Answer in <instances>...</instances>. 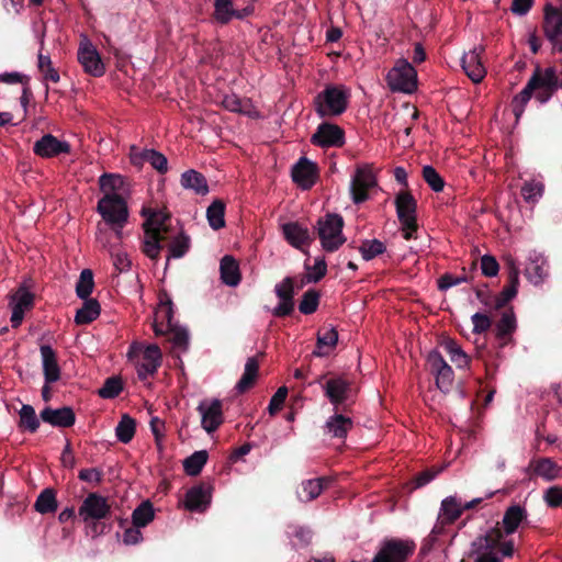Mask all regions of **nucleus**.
<instances>
[{
    "mask_svg": "<svg viewBox=\"0 0 562 562\" xmlns=\"http://www.w3.org/2000/svg\"><path fill=\"white\" fill-rule=\"evenodd\" d=\"M519 272L516 267H512L508 272L507 284L503 288L501 293L494 299V310L498 311L504 308L509 301H512L518 292Z\"/></svg>",
    "mask_w": 562,
    "mask_h": 562,
    "instance_id": "obj_28",
    "label": "nucleus"
},
{
    "mask_svg": "<svg viewBox=\"0 0 562 562\" xmlns=\"http://www.w3.org/2000/svg\"><path fill=\"white\" fill-rule=\"evenodd\" d=\"M101 307L95 299H87L81 308H79L75 316V322L78 325H87L97 319L100 315Z\"/></svg>",
    "mask_w": 562,
    "mask_h": 562,
    "instance_id": "obj_36",
    "label": "nucleus"
},
{
    "mask_svg": "<svg viewBox=\"0 0 562 562\" xmlns=\"http://www.w3.org/2000/svg\"><path fill=\"white\" fill-rule=\"evenodd\" d=\"M397 218L402 225L403 238H414L418 229L417 224V201L409 191H400L394 200Z\"/></svg>",
    "mask_w": 562,
    "mask_h": 562,
    "instance_id": "obj_6",
    "label": "nucleus"
},
{
    "mask_svg": "<svg viewBox=\"0 0 562 562\" xmlns=\"http://www.w3.org/2000/svg\"><path fill=\"white\" fill-rule=\"evenodd\" d=\"M170 218L168 213L150 212L148 218L143 224L145 239L143 243V252L151 260L157 261L162 249L161 243L167 240L169 232L167 221Z\"/></svg>",
    "mask_w": 562,
    "mask_h": 562,
    "instance_id": "obj_3",
    "label": "nucleus"
},
{
    "mask_svg": "<svg viewBox=\"0 0 562 562\" xmlns=\"http://www.w3.org/2000/svg\"><path fill=\"white\" fill-rule=\"evenodd\" d=\"M352 420L342 414H335L326 423L327 432L335 438H346L348 431L352 428Z\"/></svg>",
    "mask_w": 562,
    "mask_h": 562,
    "instance_id": "obj_35",
    "label": "nucleus"
},
{
    "mask_svg": "<svg viewBox=\"0 0 562 562\" xmlns=\"http://www.w3.org/2000/svg\"><path fill=\"white\" fill-rule=\"evenodd\" d=\"M173 319V304L171 299L164 294L159 299V305L155 311L154 331L156 336L167 335V329L171 328L175 324Z\"/></svg>",
    "mask_w": 562,
    "mask_h": 562,
    "instance_id": "obj_19",
    "label": "nucleus"
},
{
    "mask_svg": "<svg viewBox=\"0 0 562 562\" xmlns=\"http://www.w3.org/2000/svg\"><path fill=\"white\" fill-rule=\"evenodd\" d=\"M292 531L290 532L292 537L295 538L294 546L306 547L310 544L313 538V532L310 528L302 526H293L291 527Z\"/></svg>",
    "mask_w": 562,
    "mask_h": 562,
    "instance_id": "obj_62",
    "label": "nucleus"
},
{
    "mask_svg": "<svg viewBox=\"0 0 562 562\" xmlns=\"http://www.w3.org/2000/svg\"><path fill=\"white\" fill-rule=\"evenodd\" d=\"M211 502V486L200 483L186 493V508L191 512L204 510Z\"/></svg>",
    "mask_w": 562,
    "mask_h": 562,
    "instance_id": "obj_22",
    "label": "nucleus"
},
{
    "mask_svg": "<svg viewBox=\"0 0 562 562\" xmlns=\"http://www.w3.org/2000/svg\"><path fill=\"white\" fill-rule=\"evenodd\" d=\"M123 390V384L120 378L111 376L108 378L102 387L99 389L98 394L102 398H115L120 395Z\"/></svg>",
    "mask_w": 562,
    "mask_h": 562,
    "instance_id": "obj_55",
    "label": "nucleus"
},
{
    "mask_svg": "<svg viewBox=\"0 0 562 562\" xmlns=\"http://www.w3.org/2000/svg\"><path fill=\"white\" fill-rule=\"evenodd\" d=\"M503 531L495 527L490 529L485 535L475 538L471 543L469 552L470 558H476L481 554L490 553L498 547L503 539Z\"/></svg>",
    "mask_w": 562,
    "mask_h": 562,
    "instance_id": "obj_20",
    "label": "nucleus"
},
{
    "mask_svg": "<svg viewBox=\"0 0 562 562\" xmlns=\"http://www.w3.org/2000/svg\"><path fill=\"white\" fill-rule=\"evenodd\" d=\"M350 90L344 85H327L314 98L315 112L319 117L339 116L349 105Z\"/></svg>",
    "mask_w": 562,
    "mask_h": 562,
    "instance_id": "obj_2",
    "label": "nucleus"
},
{
    "mask_svg": "<svg viewBox=\"0 0 562 562\" xmlns=\"http://www.w3.org/2000/svg\"><path fill=\"white\" fill-rule=\"evenodd\" d=\"M461 499L457 496H448L441 501L438 516L443 522L453 524L462 516Z\"/></svg>",
    "mask_w": 562,
    "mask_h": 562,
    "instance_id": "obj_31",
    "label": "nucleus"
},
{
    "mask_svg": "<svg viewBox=\"0 0 562 562\" xmlns=\"http://www.w3.org/2000/svg\"><path fill=\"white\" fill-rule=\"evenodd\" d=\"M181 186L193 190L196 194L205 195L209 192L206 178L196 170L190 169L181 175Z\"/></svg>",
    "mask_w": 562,
    "mask_h": 562,
    "instance_id": "obj_33",
    "label": "nucleus"
},
{
    "mask_svg": "<svg viewBox=\"0 0 562 562\" xmlns=\"http://www.w3.org/2000/svg\"><path fill=\"white\" fill-rule=\"evenodd\" d=\"M274 292L279 300L294 299L295 289L293 278L285 277L281 283L276 285Z\"/></svg>",
    "mask_w": 562,
    "mask_h": 562,
    "instance_id": "obj_58",
    "label": "nucleus"
},
{
    "mask_svg": "<svg viewBox=\"0 0 562 562\" xmlns=\"http://www.w3.org/2000/svg\"><path fill=\"white\" fill-rule=\"evenodd\" d=\"M161 351L157 345H149L143 351V360L138 366V378L144 381L153 375L161 364Z\"/></svg>",
    "mask_w": 562,
    "mask_h": 562,
    "instance_id": "obj_26",
    "label": "nucleus"
},
{
    "mask_svg": "<svg viewBox=\"0 0 562 562\" xmlns=\"http://www.w3.org/2000/svg\"><path fill=\"white\" fill-rule=\"evenodd\" d=\"M548 265L544 261L538 262L532 261L526 268V276L535 285H538L544 281L549 274Z\"/></svg>",
    "mask_w": 562,
    "mask_h": 562,
    "instance_id": "obj_54",
    "label": "nucleus"
},
{
    "mask_svg": "<svg viewBox=\"0 0 562 562\" xmlns=\"http://www.w3.org/2000/svg\"><path fill=\"white\" fill-rule=\"evenodd\" d=\"M344 218L339 214L328 213L319 217L316 224V231L322 247L327 252H334L346 241L342 236Z\"/></svg>",
    "mask_w": 562,
    "mask_h": 562,
    "instance_id": "obj_4",
    "label": "nucleus"
},
{
    "mask_svg": "<svg viewBox=\"0 0 562 562\" xmlns=\"http://www.w3.org/2000/svg\"><path fill=\"white\" fill-rule=\"evenodd\" d=\"M225 203L222 200L213 201L206 210V218L210 226L214 229H221L225 226Z\"/></svg>",
    "mask_w": 562,
    "mask_h": 562,
    "instance_id": "obj_43",
    "label": "nucleus"
},
{
    "mask_svg": "<svg viewBox=\"0 0 562 562\" xmlns=\"http://www.w3.org/2000/svg\"><path fill=\"white\" fill-rule=\"evenodd\" d=\"M422 173L425 182L431 188V190L435 192L443 190L445 180L432 166H425Z\"/></svg>",
    "mask_w": 562,
    "mask_h": 562,
    "instance_id": "obj_56",
    "label": "nucleus"
},
{
    "mask_svg": "<svg viewBox=\"0 0 562 562\" xmlns=\"http://www.w3.org/2000/svg\"><path fill=\"white\" fill-rule=\"evenodd\" d=\"M259 372V361L256 357H250L247 359L245 364V371L240 378V380L236 384V390L239 393H245L250 390L258 378Z\"/></svg>",
    "mask_w": 562,
    "mask_h": 562,
    "instance_id": "obj_32",
    "label": "nucleus"
},
{
    "mask_svg": "<svg viewBox=\"0 0 562 562\" xmlns=\"http://www.w3.org/2000/svg\"><path fill=\"white\" fill-rule=\"evenodd\" d=\"M546 38L552 45L553 52L562 53V5L547 3L543 8L541 24Z\"/></svg>",
    "mask_w": 562,
    "mask_h": 562,
    "instance_id": "obj_10",
    "label": "nucleus"
},
{
    "mask_svg": "<svg viewBox=\"0 0 562 562\" xmlns=\"http://www.w3.org/2000/svg\"><path fill=\"white\" fill-rule=\"evenodd\" d=\"M386 81L392 91L412 93L417 88V71L406 59H400L389 71Z\"/></svg>",
    "mask_w": 562,
    "mask_h": 562,
    "instance_id": "obj_9",
    "label": "nucleus"
},
{
    "mask_svg": "<svg viewBox=\"0 0 562 562\" xmlns=\"http://www.w3.org/2000/svg\"><path fill=\"white\" fill-rule=\"evenodd\" d=\"M207 451L200 450L193 452L190 457L183 461V469L188 475L195 476L201 473L203 467L207 462Z\"/></svg>",
    "mask_w": 562,
    "mask_h": 562,
    "instance_id": "obj_44",
    "label": "nucleus"
},
{
    "mask_svg": "<svg viewBox=\"0 0 562 562\" xmlns=\"http://www.w3.org/2000/svg\"><path fill=\"white\" fill-rule=\"evenodd\" d=\"M484 50V46L480 45L465 53L461 59V66L464 72L474 83L481 82L486 75V69L482 61Z\"/></svg>",
    "mask_w": 562,
    "mask_h": 562,
    "instance_id": "obj_18",
    "label": "nucleus"
},
{
    "mask_svg": "<svg viewBox=\"0 0 562 562\" xmlns=\"http://www.w3.org/2000/svg\"><path fill=\"white\" fill-rule=\"evenodd\" d=\"M313 383L319 384L325 397L334 406L336 411L340 406L346 409L347 403H353V389L352 381L349 380L345 374H335L333 372H326L318 375Z\"/></svg>",
    "mask_w": 562,
    "mask_h": 562,
    "instance_id": "obj_1",
    "label": "nucleus"
},
{
    "mask_svg": "<svg viewBox=\"0 0 562 562\" xmlns=\"http://www.w3.org/2000/svg\"><path fill=\"white\" fill-rule=\"evenodd\" d=\"M378 184L375 176L369 167H358L350 184L353 203L360 204L368 200L369 190Z\"/></svg>",
    "mask_w": 562,
    "mask_h": 562,
    "instance_id": "obj_14",
    "label": "nucleus"
},
{
    "mask_svg": "<svg viewBox=\"0 0 562 562\" xmlns=\"http://www.w3.org/2000/svg\"><path fill=\"white\" fill-rule=\"evenodd\" d=\"M313 272H308L305 276L306 282H318L321 281L327 273V265L324 257L316 258L314 267L312 268Z\"/></svg>",
    "mask_w": 562,
    "mask_h": 562,
    "instance_id": "obj_63",
    "label": "nucleus"
},
{
    "mask_svg": "<svg viewBox=\"0 0 562 562\" xmlns=\"http://www.w3.org/2000/svg\"><path fill=\"white\" fill-rule=\"evenodd\" d=\"M40 417L44 423L60 428L71 427L76 423V414L70 406H63L57 409L45 407Z\"/></svg>",
    "mask_w": 562,
    "mask_h": 562,
    "instance_id": "obj_21",
    "label": "nucleus"
},
{
    "mask_svg": "<svg viewBox=\"0 0 562 562\" xmlns=\"http://www.w3.org/2000/svg\"><path fill=\"white\" fill-rule=\"evenodd\" d=\"M196 409L201 414L202 428L207 434L214 432L224 422L222 402L217 398L211 403L202 401Z\"/></svg>",
    "mask_w": 562,
    "mask_h": 562,
    "instance_id": "obj_16",
    "label": "nucleus"
},
{
    "mask_svg": "<svg viewBox=\"0 0 562 562\" xmlns=\"http://www.w3.org/2000/svg\"><path fill=\"white\" fill-rule=\"evenodd\" d=\"M528 83L535 91V98L541 104L547 103L561 88L560 76L555 67L541 68L537 66Z\"/></svg>",
    "mask_w": 562,
    "mask_h": 562,
    "instance_id": "obj_5",
    "label": "nucleus"
},
{
    "mask_svg": "<svg viewBox=\"0 0 562 562\" xmlns=\"http://www.w3.org/2000/svg\"><path fill=\"white\" fill-rule=\"evenodd\" d=\"M71 147L68 142L59 140L52 134L43 135L33 145V151L41 158H53L61 154H70Z\"/></svg>",
    "mask_w": 562,
    "mask_h": 562,
    "instance_id": "obj_17",
    "label": "nucleus"
},
{
    "mask_svg": "<svg viewBox=\"0 0 562 562\" xmlns=\"http://www.w3.org/2000/svg\"><path fill=\"white\" fill-rule=\"evenodd\" d=\"M527 518L526 509L520 505L508 507L503 517V526L506 535L514 533L520 522Z\"/></svg>",
    "mask_w": 562,
    "mask_h": 562,
    "instance_id": "obj_34",
    "label": "nucleus"
},
{
    "mask_svg": "<svg viewBox=\"0 0 562 562\" xmlns=\"http://www.w3.org/2000/svg\"><path fill=\"white\" fill-rule=\"evenodd\" d=\"M319 176L318 167L306 157H301L292 167V181L303 190H310L317 181Z\"/></svg>",
    "mask_w": 562,
    "mask_h": 562,
    "instance_id": "obj_15",
    "label": "nucleus"
},
{
    "mask_svg": "<svg viewBox=\"0 0 562 562\" xmlns=\"http://www.w3.org/2000/svg\"><path fill=\"white\" fill-rule=\"evenodd\" d=\"M94 288L93 273L90 269H83L76 284V294L81 300H87Z\"/></svg>",
    "mask_w": 562,
    "mask_h": 562,
    "instance_id": "obj_47",
    "label": "nucleus"
},
{
    "mask_svg": "<svg viewBox=\"0 0 562 562\" xmlns=\"http://www.w3.org/2000/svg\"><path fill=\"white\" fill-rule=\"evenodd\" d=\"M233 0H214V19L221 24H227L234 19Z\"/></svg>",
    "mask_w": 562,
    "mask_h": 562,
    "instance_id": "obj_48",
    "label": "nucleus"
},
{
    "mask_svg": "<svg viewBox=\"0 0 562 562\" xmlns=\"http://www.w3.org/2000/svg\"><path fill=\"white\" fill-rule=\"evenodd\" d=\"M439 472L440 470L426 469L415 474L409 481V485L412 486L413 490L420 488L430 483Z\"/></svg>",
    "mask_w": 562,
    "mask_h": 562,
    "instance_id": "obj_57",
    "label": "nucleus"
},
{
    "mask_svg": "<svg viewBox=\"0 0 562 562\" xmlns=\"http://www.w3.org/2000/svg\"><path fill=\"white\" fill-rule=\"evenodd\" d=\"M57 507L56 491L50 487L44 488L34 504V509L43 515L55 513Z\"/></svg>",
    "mask_w": 562,
    "mask_h": 562,
    "instance_id": "obj_39",
    "label": "nucleus"
},
{
    "mask_svg": "<svg viewBox=\"0 0 562 562\" xmlns=\"http://www.w3.org/2000/svg\"><path fill=\"white\" fill-rule=\"evenodd\" d=\"M532 471V474L540 476L543 480L551 482L561 477L562 469L551 458H539L530 461L527 472Z\"/></svg>",
    "mask_w": 562,
    "mask_h": 562,
    "instance_id": "obj_24",
    "label": "nucleus"
},
{
    "mask_svg": "<svg viewBox=\"0 0 562 562\" xmlns=\"http://www.w3.org/2000/svg\"><path fill=\"white\" fill-rule=\"evenodd\" d=\"M533 93H535L533 89L530 88L529 83L527 82L525 88L513 98L510 105H512L513 113L517 121L522 115L525 108L528 104V102L530 101Z\"/></svg>",
    "mask_w": 562,
    "mask_h": 562,
    "instance_id": "obj_49",
    "label": "nucleus"
},
{
    "mask_svg": "<svg viewBox=\"0 0 562 562\" xmlns=\"http://www.w3.org/2000/svg\"><path fill=\"white\" fill-rule=\"evenodd\" d=\"M123 178L120 175L103 173L99 178L100 190L104 194H117L116 191L123 187Z\"/></svg>",
    "mask_w": 562,
    "mask_h": 562,
    "instance_id": "obj_53",
    "label": "nucleus"
},
{
    "mask_svg": "<svg viewBox=\"0 0 562 562\" xmlns=\"http://www.w3.org/2000/svg\"><path fill=\"white\" fill-rule=\"evenodd\" d=\"M516 316L513 307L506 308L496 324V337L498 339H505L516 330Z\"/></svg>",
    "mask_w": 562,
    "mask_h": 562,
    "instance_id": "obj_42",
    "label": "nucleus"
},
{
    "mask_svg": "<svg viewBox=\"0 0 562 562\" xmlns=\"http://www.w3.org/2000/svg\"><path fill=\"white\" fill-rule=\"evenodd\" d=\"M136 431V422L130 415L124 414L115 428V435L122 443H128Z\"/></svg>",
    "mask_w": 562,
    "mask_h": 562,
    "instance_id": "obj_46",
    "label": "nucleus"
},
{
    "mask_svg": "<svg viewBox=\"0 0 562 562\" xmlns=\"http://www.w3.org/2000/svg\"><path fill=\"white\" fill-rule=\"evenodd\" d=\"M282 232L285 240L297 249H302L303 246H308L314 239L308 228L297 222L285 223L282 226Z\"/></svg>",
    "mask_w": 562,
    "mask_h": 562,
    "instance_id": "obj_23",
    "label": "nucleus"
},
{
    "mask_svg": "<svg viewBox=\"0 0 562 562\" xmlns=\"http://www.w3.org/2000/svg\"><path fill=\"white\" fill-rule=\"evenodd\" d=\"M191 239L183 232L179 233L168 246V256L166 261V268L169 266L171 258H182L190 249Z\"/></svg>",
    "mask_w": 562,
    "mask_h": 562,
    "instance_id": "obj_41",
    "label": "nucleus"
},
{
    "mask_svg": "<svg viewBox=\"0 0 562 562\" xmlns=\"http://www.w3.org/2000/svg\"><path fill=\"white\" fill-rule=\"evenodd\" d=\"M543 501L551 508L562 506V486L553 485L548 487L543 493Z\"/></svg>",
    "mask_w": 562,
    "mask_h": 562,
    "instance_id": "obj_61",
    "label": "nucleus"
},
{
    "mask_svg": "<svg viewBox=\"0 0 562 562\" xmlns=\"http://www.w3.org/2000/svg\"><path fill=\"white\" fill-rule=\"evenodd\" d=\"M34 300L35 295L22 284L12 296V301L14 302L12 306L20 307L22 311L26 312L33 308Z\"/></svg>",
    "mask_w": 562,
    "mask_h": 562,
    "instance_id": "obj_52",
    "label": "nucleus"
},
{
    "mask_svg": "<svg viewBox=\"0 0 562 562\" xmlns=\"http://www.w3.org/2000/svg\"><path fill=\"white\" fill-rule=\"evenodd\" d=\"M135 150L136 147H132L131 156L134 164L146 161L159 173H166L168 171V160L164 154L155 149H143L139 153H135Z\"/></svg>",
    "mask_w": 562,
    "mask_h": 562,
    "instance_id": "obj_27",
    "label": "nucleus"
},
{
    "mask_svg": "<svg viewBox=\"0 0 562 562\" xmlns=\"http://www.w3.org/2000/svg\"><path fill=\"white\" fill-rule=\"evenodd\" d=\"M78 515L86 524H91L93 532L98 533V522L110 517L111 505L108 503L106 497L91 492L82 501Z\"/></svg>",
    "mask_w": 562,
    "mask_h": 562,
    "instance_id": "obj_7",
    "label": "nucleus"
},
{
    "mask_svg": "<svg viewBox=\"0 0 562 562\" xmlns=\"http://www.w3.org/2000/svg\"><path fill=\"white\" fill-rule=\"evenodd\" d=\"M544 186L541 182H527L521 188V195L527 202H535L543 193Z\"/></svg>",
    "mask_w": 562,
    "mask_h": 562,
    "instance_id": "obj_59",
    "label": "nucleus"
},
{
    "mask_svg": "<svg viewBox=\"0 0 562 562\" xmlns=\"http://www.w3.org/2000/svg\"><path fill=\"white\" fill-rule=\"evenodd\" d=\"M221 279L229 286H236L241 280L239 265L232 256H224L220 265Z\"/></svg>",
    "mask_w": 562,
    "mask_h": 562,
    "instance_id": "obj_30",
    "label": "nucleus"
},
{
    "mask_svg": "<svg viewBox=\"0 0 562 562\" xmlns=\"http://www.w3.org/2000/svg\"><path fill=\"white\" fill-rule=\"evenodd\" d=\"M40 351L45 382L47 384L57 382L60 379V368L56 351L49 345H42Z\"/></svg>",
    "mask_w": 562,
    "mask_h": 562,
    "instance_id": "obj_25",
    "label": "nucleus"
},
{
    "mask_svg": "<svg viewBox=\"0 0 562 562\" xmlns=\"http://www.w3.org/2000/svg\"><path fill=\"white\" fill-rule=\"evenodd\" d=\"M443 350L450 356L451 361L460 369L469 364L470 358L460 345L452 338H443L440 342Z\"/></svg>",
    "mask_w": 562,
    "mask_h": 562,
    "instance_id": "obj_37",
    "label": "nucleus"
},
{
    "mask_svg": "<svg viewBox=\"0 0 562 562\" xmlns=\"http://www.w3.org/2000/svg\"><path fill=\"white\" fill-rule=\"evenodd\" d=\"M311 143L321 148H340L345 145V131L337 124L323 122L312 135Z\"/></svg>",
    "mask_w": 562,
    "mask_h": 562,
    "instance_id": "obj_12",
    "label": "nucleus"
},
{
    "mask_svg": "<svg viewBox=\"0 0 562 562\" xmlns=\"http://www.w3.org/2000/svg\"><path fill=\"white\" fill-rule=\"evenodd\" d=\"M328 476H321L317 479L305 480L301 484V491L297 493L303 502H311L317 498L323 490L327 488L331 483Z\"/></svg>",
    "mask_w": 562,
    "mask_h": 562,
    "instance_id": "obj_29",
    "label": "nucleus"
},
{
    "mask_svg": "<svg viewBox=\"0 0 562 562\" xmlns=\"http://www.w3.org/2000/svg\"><path fill=\"white\" fill-rule=\"evenodd\" d=\"M19 427L30 432H35L40 427V419L36 416L35 409L29 404H23L20 412Z\"/></svg>",
    "mask_w": 562,
    "mask_h": 562,
    "instance_id": "obj_45",
    "label": "nucleus"
},
{
    "mask_svg": "<svg viewBox=\"0 0 562 562\" xmlns=\"http://www.w3.org/2000/svg\"><path fill=\"white\" fill-rule=\"evenodd\" d=\"M288 396V389L286 386H281L277 390V392L272 395L268 411L270 415L277 414L283 406L285 398Z\"/></svg>",
    "mask_w": 562,
    "mask_h": 562,
    "instance_id": "obj_64",
    "label": "nucleus"
},
{
    "mask_svg": "<svg viewBox=\"0 0 562 562\" xmlns=\"http://www.w3.org/2000/svg\"><path fill=\"white\" fill-rule=\"evenodd\" d=\"M97 212L106 224H127L130 212L121 194H104L97 204Z\"/></svg>",
    "mask_w": 562,
    "mask_h": 562,
    "instance_id": "obj_8",
    "label": "nucleus"
},
{
    "mask_svg": "<svg viewBox=\"0 0 562 562\" xmlns=\"http://www.w3.org/2000/svg\"><path fill=\"white\" fill-rule=\"evenodd\" d=\"M427 364L429 366L430 372L436 378L437 387L443 393L450 392L454 380V373L452 368L443 359L442 355L437 350L430 351L427 357Z\"/></svg>",
    "mask_w": 562,
    "mask_h": 562,
    "instance_id": "obj_11",
    "label": "nucleus"
},
{
    "mask_svg": "<svg viewBox=\"0 0 562 562\" xmlns=\"http://www.w3.org/2000/svg\"><path fill=\"white\" fill-rule=\"evenodd\" d=\"M319 297L321 294L317 290H307L300 301L299 311L304 315L313 314L319 305Z\"/></svg>",
    "mask_w": 562,
    "mask_h": 562,
    "instance_id": "obj_51",
    "label": "nucleus"
},
{
    "mask_svg": "<svg viewBox=\"0 0 562 562\" xmlns=\"http://www.w3.org/2000/svg\"><path fill=\"white\" fill-rule=\"evenodd\" d=\"M338 333L335 328L326 329L324 333H318L316 349L313 351V356L324 357L337 345Z\"/></svg>",
    "mask_w": 562,
    "mask_h": 562,
    "instance_id": "obj_38",
    "label": "nucleus"
},
{
    "mask_svg": "<svg viewBox=\"0 0 562 562\" xmlns=\"http://www.w3.org/2000/svg\"><path fill=\"white\" fill-rule=\"evenodd\" d=\"M167 334L169 335V339L173 342L176 347H188L189 335L187 329L173 325L171 328L167 329Z\"/></svg>",
    "mask_w": 562,
    "mask_h": 562,
    "instance_id": "obj_60",
    "label": "nucleus"
},
{
    "mask_svg": "<svg viewBox=\"0 0 562 562\" xmlns=\"http://www.w3.org/2000/svg\"><path fill=\"white\" fill-rule=\"evenodd\" d=\"M386 247L384 243L379 239H366L359 247V251L366 261L372 260L373 258L384 254Z\"/></svg>",
    "mask_w": 562,
    "mask_h": 562,
    "instance_id": "obj_50",
    "label": "nucleus"
},
{
    "mask_svg": "<svg viewBox=\"0 0 562 562\" xmlns=\"http://www.w3.org/2000/svg\"><path fill=\"white\" fill-rule=\"evenodd\" d=\"M154 518V506L148 499L142 502L132 513V524L137 528L146 527Z\"/></svg>",
    "mask_w": 562,
    "mask_h": 562,
    "instance_id": "obj_40",
    "label": "nucleus"
},
{
    "mask_svg": "<svg viewBox=\"0 0 562 562\" xmlns=\"http://www.w3.org/2000/svg\"><path fill=\"white\" fill-rule=\"evenodd\" d=\"M77 58L86 74L92 77H101L105 72V65L91 42H81L78 48Z\"/></svg>",
    "mask_w": 562,
    "mask_h": 562,
    "instance_id": "obj_13",
    "label": "nucleus"
}]
</instances>
